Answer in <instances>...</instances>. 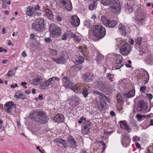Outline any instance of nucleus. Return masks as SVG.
<instances>
[{
	"instance_id": "nucleus-1",
	"label": "nucleus",
	"mask_w": 153,
	"mask_h": 153,
	"mask_svg": "<svg viewBox=\"0 0 153 153\" xmlns=\"http://www.w3.org/2000/svg\"><path fill=\"white\" fill-rule=\"evenodd\" d=\"M101 3L105 6L111 5L112 11L114 13L119 14L120 12V3L118 0H100Z\"/></svg>"
},
{
	"instance_id": "nucleus-2",
	"label": "nucleus",
	"mask_w": 153,
	"mask_h": 153,
	"mask_svg": "<svg viewBox=\"0 0 153 153\" xmlns=\"http://www.w3.org/2000/svg\"><path fill=\"white\" fill-rule=\"evenodd\" d=\"M92 36L98 39V40L102 39L106 34V30L103 26L100 25H94L91 28Z\"/></svg>"
},
{
	"instance_id": "nucleus-3",
	"label": "nucleus",
	"mask_w": 153,
	"mask_h": 153,
	"mask_svg": "<svg viewBox=\"0 0 153 153\" xmlns=\"http://www.w3.org/2000/svg\"><path fill=\"white\" fill-rule=\"evenodd\" d=\"M45 21L41 18H39L36 19L32 25L33 29L38 32H42L45 29Z\"/></svg>"
},
{
	"instance_id": "nucleus-4",
	"label": "nucleus",
	"mask_w": 153,
	"mask_h": 153,
	"mask_svg": "<svg viewBox=\"0 0 153 153\" xmlns=\"http://www.w3.org/2000/svg\"><path fill=\"white\" fill-rule=\"evenodd\" d=\"M49 31L53 38L60 36L62 33V28L53 24L50 25Z\"/></svg>"
},
{
	"instance_id": "nucleus-5",
	"label": "nucleus",
	"mask_w": 153,
	"mask_h": 153,
	"mask_svg": "<svg viewBox=\"0 0 153 153\" xmlns=\"http://www.w3.org/2000/svg\"><path fill=\"white\" fill-rule=\"evenodd\" d=\"M40 10V7L38 4L35 7L28 6L25 11L26 14L30 17H35L36 15V11Z\"/></svg>"
},
{
	"instance_id": "nucleus-6",
	"label": "nucleus",
	"mask_w": 153,
	"mask_h": 153,
	"mask_svg": "<svg viewBox=\"0 0 153 153\" xmlns=\"http://www.w3.org/2000/svg\"><path fill=\"white\" fill-rule=\"evenodd\" d=\"M95 87L102 92L106 93L109 91L108 87L106 85L105 82L103 81L97 80L94 83Z\"/></svg>"
},
{
	"instance_id": "nucleus-7",
	"label": "nucleus",
	"mask_w": 153,
	"mask_h": 153,
	"mask_svg": "<svg viewBox=\"0 0 153 153\" xmlns=\"http://www.w3.org/2000/svg\"><path fill=\"white\" fill-rule=\"evenodd\" d=\"M91 123L89 120L83 123L81 126V132L84 134H88L90 133Z\"/></svg>"
},
{
	"instance_id": "nucleus-8",
	"label": "nucleus",
	"mask_w": 153,
	"mask_h": 153,
	"mask_svg": "<svg viewBox=\"0 0 153 153\" xmlns=\"http://www.w3.org/2000/svg\"><path fill=\"white\" fill-rule=\"evenodd\" d=\"M120 53L123 56L128 55L131 51V45L128 43H125L120 49Z\"/></svg>"
},
{
	"instance_id": "nucleus-9",
	"label": "nucleus",
	"mask_w": 153,
	"mask_h": 153,
	"mask_svg": "<svg viewBox=\"0 0 153 153\" xmlns=\"http://www.w3.org/2000/svg\"><path fill=\"white\" fill-rule=\"evenodd\" d=\"M67 58L65 54H62L56 58H51V59L58 64H64L66 62Z\"/></svg>"
},
{
	"instance_id": "nucleus-10",
	"label": "nucleus",
	"mask_w": 153,
	"mask_h": 153,
	"mask_svg": "<svg viewBox=\"0 0 153 153\" xmlns=\"http://www.w3.org/2000/svg\"><path fill=\"white\" fill-rule=\"evenodd\" d=\"M67 141L68 144V146L73 150L76 149L77 145V143L75 140L74 137L71 135H69L67 137Z\"/></svg>"
},
{
	"instance_id": "nucleus-11",
	"label": "nucleus",
	"mask_w": 153,
	"mask_h": 153,
	"mask_svg": "<svg viewBox=\"0 0 153 153\" xmlns=\"http://www.w3.org/2000/svg\"><path fill=\"white\" fill-rule=\"evenodd\" d=\"M69 105L72 107L77 106L80 103V99L75 95H72L68 99Z\"/></svg>"
},
{
	"instance_id": "nucleus-12",
	"label": "nucleus",
	"mask_w": 153,
	"mask_h": 153,
	"mask_svg": "<svg viewBox=\"0 0 153 153\" xmlns=\"http://www.w3.org/2000/svg\"><path fill=\"white\" fill-rule=\"evenodd\" d=\"M142 40L140 37H138L135 39V44L137 45L136 47L142 50H146L147 47V45L145 42H142Z\"/></svg>"
},
{
	"instance_id": "nucleus-13",
	"label": "nucleus",
	"mask_w": 153,
	"mask_h": 153,
	"mask_svg": "<svg viewBox=\"0 0 153 153\" xmlns=\"http://www.w3.org/2000/svg\"><path fill=\"white\" fill-rule=\"evenodd\" d=\"M139 75L144 82L145 84L147 83L149 81V76L148 72L144 69H141L139 71Z\"/></svg>"
},
{
	"instance_id": "nucleus-14",
	"label": "nucleus",
	"mask_w": 153,
	"mask_h": 153,
	"mask_svg": "<svg viewBox=\"0 0 153 153\" xmlns=\"http://www.w3.org/2000/svg\"><path fill=\"white\" fill-rule=\"evenodd\" d=\"M59 3L62 5L63 7L68 10L71 11L72 9L71 3L69 0H59Z\"/></svg>"
},
{
	"instance_id": "nucleus-15",
	"label": "nucleus",
	"mask_w": 153,
	"mask_h": 153,
	"mask_svg": "<svg viewBox=\"0 0 153 153\" xmlns=\"http://www.w3.org/2000/svg\"><path fill=\"white\" fill-rule=\"evenodd\" d=\"M42 115H39V117L36 119V121L39 123L40 124H45L48 122V117L46 113L42 111Z\"/></svg>"
},
{
	"instance_id": "nucleus-16",
	"label": "nucleus",
	"mask_w": 153,
	"mask_h": 153,
	"mask_svg": "<svg viewBox=\"0 0 153 153\" xmlns=\"http://www.w3.org/2000/svg\"><path fill=\"white\" fill-rule=\"evenodd\" d=\"M16 105L12 101L7 102L4 105V109L8 113H10L12 111V108H16Z\"/></svg>"
},
{
	"instance_id": "nucleus-17",
	"label": "nucleus",
	"mask_w": 153,
	"mask_h": 153,
	"mask_svg": "<svg viewBox=\"0 0 153 153\" xmlns=\"http://www.w3.org/2000/svg\"><path fill=\"white\" fill-rule=\"evenodd\" d=\"M82 79L86 82L92 81L94 78L93 73L91 72H86L84 73L82 76Z\"/></svg>"
},
{
	"instance_id": "nucleus-18",
	"label": "nucleus",
	"mask_w": 153,
	"mask_h": 153,
	"mask_svg": "<svg viewBox=\"0 0 153 153\" xmlns=\"http://www.w3.org/2000/svg\"><path fill=\"white\" fill-rule=\"evenodd\" d=\"M122 139L121 141V143L123 147L126 148L128 147L130 145V143L131 140L130 138L128 136L125 134L122 135Z\"/></svg>"
},
{
	"instance_id": "nucleus-19",
	"label": "nucleus",
	"mask_w": 153,
	"mask_h": 153,
	"mask_svg": "<svg viewBox=\"0 0 153 153\" xmlns=\"http://www.w3.org/2000/svg\"><path fill=\"white\" fill-rule=\"evenodd\" d=\"M106 100L104 97L101 98L100 99V103L97 104L99 109L101 111L104 109H106L108 107V105L106 103Z\"/></svg>"
},
{
	"instance_id": "nucleus-20",
	"label": "nucleus",
	"mask_w": 153,
	"mask_h": 153,
	"mask_svg": "<svg viewBox=\"0 0 153 153\" xmlns=\"http://www.w3.org/2000/svg\"><path fill=\"white\" fill-rule=\"evenodd\" d=\"M80 19L78 16L75 15L72 16L70 19V23L74 27H78L80 24Z\"/></svg>"
},
{
	"instance_id": "nucleus-21",
	"label": "nucleus",
	"mask_w": 153,
	"mask_h": 153,
	"mask_svg": "<svg viewBox=\"0 0 153 153\" xmlns=\"http://www.w3.org/2000/svg\"><path fill=\"white\" fill-rule=\"evenodd\" d=\"M134 22L138 26H140L143 24L145 21V18L143 15L137 16L134 17Z\"/></svg>"
},
{
	"instance_id": "nucleus-22",
	"label": "nucleus",
	"mask_w": 153,
	"mask_h": 153,
	"mask_svg": "<svg viewBox=\"0 0 153 153\" xmlns=\"http://www.w3.org/2000/svg\"><path fill=\"white\" fill-rule=\"evenodd\" d=\"M53 120L55 122L58 123H63L65 120L64 117L62 114L58 113L56 114L53 117Z\"/></svg>"
},
{
	"instance_id": "nucleus-23",
	"label": "nucleus",
	"mask_w": 153,
	"mask_h": 153,
	"mask_svg": "<svg viewBox=\"0 0 153 153\" xmlns=\"http://www.w3.org/2000/svg\"><path fill=\"white\" fill-rule=\"evenodd\" d=\"M137 110L139 112L145 110L147 108V106L144 102V101L142 100L139 101L137 103Z\"/></svg>"
},
{
	"instance_id": "nucleus-24",
	"label": "nucleus",
	"mask_w": 153,
	"mask_h": 153,
	"mask_svg": "<svg viewBox=\"0 0 153 153\" xmlns=\"http://www.w3.org/2000/svg\"><path fill=\"white\" fill-rule=\"evenodd\" d=\"M62 80L64 85L67 88H70L72 84V82H71L70 78L67 76H62Z\"/></svg>"
},
{
	"instance_id": "nucleus-25",
	"label": "nucleus",
	"mask_w": 153,
	"mask_h": 153,
	"mask_svg": "<svg viewBox=\"0 0 153 153\" xmlns=\"http://www.w3.org/2000/svg\"><path fill=\"white\" fill-rule=\"evenodd\" d=\"M42 111H33L31 113H30V118L31 119H33V120H36L39 115H42Z\"/></svg>"
},
{
	"instance_id": "nucleus-26",
	"label": "nucleus",
	"mask_w": 153,
	"mask_h": 153,
	"mask_svg": "<svg viewBox=\"0 0 153 153\" xmlns=\"http://www.w3.org/2000/svg\"><path fill=\"white\" fill-rule=\"evenodd\" d=\"M72 60L75 64L76 65H79L83 62L84 60L83 57L80 56H76L72 58Z\"/></svg>"
},
{
	"instance_id": "nucleus-27",
	"label": "nucleus",
	"mask_w": 153,
	"mask_h": 153,
	"mask_svg": "<svg viewBox=\"0 0 153 153\" xmlns=\"http://www.w3.org/2000/svg\"><path fill=\"white\" fill-rule=\"evenodd\" d=\"M119 123L120 127L121 128L126 130L129 132H130V130H131V129L126 123V120L120 121Z\"/></svg>"
},
{
	"instance_id": "nucleus-28",
	"label": "nucleus",
	"mask_w": 153,
	"mask_h": 153,
	"mask_svg": "<svg viewBox=\"0 0 153 153\" xmlns=\"http://www.w3.org/2000/svg\"><path fill=\"white\" fill-rule=\"evenodd\" d=\"M124 9L127 13H130L133 11V6L129 3H127L124 5Z\"/></svg>"
},
{
	"instance_id": "nucleus-29",
	"label": "nucleus",
	"mask_w": 153,
	"mask_h": 153,
	"mask_svg": "<svg viewBox=\"0 0 153 153\" xmlns=\"http://www.w3.org/2000/svg\"><path fill=\"white\" fill-rule=\"evenodd\" d=\"M135 94V90L133 89L131 90L128 91V93H125L123 94V96L126 98H130L134 97Z\"/></svg>"
},
{
	"instance_id": "nucleus-30",
	"label": "nucleus",
	"mask_w": 153,
	"mask_h": 153,
	"mask_svg": "<svg viewBox=\"0 0 153 153\" xmlns=\"http://www.w3.org/2000/svg\"><path fill=\"white\" fill-rule=\"evenodd\" d=\"M119 31L120 33L123 36H126V31L125 26L123 25H119Z\"/></svg>"
},
{
	"instance_id": "nucleus-31",
	"label": "nucleus",
	"mask_w": 153,
	"mask_h": 153,
	"mask_svg": "<svg viewBox=\"0 0 153 153\" xmlns=\"http://www.w3.org/2000/svg\"><path fill=\"white\" fill-rule=\"evenodd\" d=\"M60 79L57 77L53 76L52 78H49L46 81L48 86H52L53 84V82H55L56 80L58 82H59Z\"/></svg>"
},
{
	"instance_id": "nucleus-32",
	"label": "nucleus",
	"mask_w": 153,
	"mask_h": 153,
	"mask_svg": "<svg viewBox=\"0 0 153 153\" xmlns=\"http://www.w3.org/2000/svg\"><path fill=\"white\" fill-rule=\"evenodd\" d=\"M145 61L146 64L152 65L153 64V56L151 55H148L146 57Z\"/></svg>"
},
{
	"instance_id": "nucleus-33",
	"label": "nucleus",
	"mask_w": 153,
	"mask_h": 153,
	"mask_svg": "<svg viewBox=\"0 0 153 153\" xmlns=\"http://www.w3.org/2000/svg\"><path fill=\"white\" fill-rule=\"evenodd\" d=\"M23 93V92L22 91H18L16 92V94L14 95V97L16 98L24 100L26 99V96L24 95Z\"/></svg>"
},
{
	"instance_id": "nucleus-34",
	"label": "nucleus",
	"mask_w": 153,
	"mask_h": 153,
	"mask_svg": "<svg viewBox=\"0 0 153 153\" xmlns=\"http://www.w3.org/2000/svg\"><path fill=\"white\" fill-rule=\"evenodd\" d=\"M117 23L116 21L115 20H108L105 26L113 28L116 26Z\"/></svg>"
},
{
	"instance_id": "nucleus-35",
	"label": "nucleus",
	"mask_w": 153,
	"mask_h": 153,
	"mask_svg": "<svg viewBox=\"0 0 153 153\" xmlns=\"http://www.w3.org/2000/svg\"><path fill=\"white\" fill-rule=\"evenodd\" d=\"M98 0H92L91 4L89 7V9L91 10L96 9L97 4Z\"/></svg>"
},
{
	"instance_id": "nucleus-36",
	"label": "nucleus",
	"mask_w": 153,
	"mask_h": 153,
	"mask_svg": "<svg viewBox=\"0 0 153 153\" xmlns=\"http://www.w3.org/2000/svg\"><path fill=\"white\" fill-rule=\"evenodd\" d=\"M45 11L48 18L51 20L53 18V15L52 11L48 8H45Z\"/></svg>"
},
{
	"instance_id": "nucleus-37",
	"label": "nucleus",
	"mask_w": 153,
	"mask_h": 153,
	"mask_svg": "<svg viewBox=\"0 0 153 153\" xmlns=\"http://www.w3.org/2000/svg\"><path fill=\"white\" fill-rule=\"evenodd\" d=\"M70 88L74 92L77 94H81L82 92V89L78 86H73Z\"/></svg>"
},
{
	"instance_id": "nucleus-38",
	"label": "nucleus",
	"mask_w": 153,
	"mask_h": 153,
	"mask_svg": "<svg viewBox=\"0 0 153 153\" xmlns=\"http://www.w3.org/2000/svg\"><path fill=\"white\" fill-rule=\"evenodd\" d=\"M93 93L94 94H96L101 96L102 97V98L104 97V98H105V99L108 102H109L110 101V100L108 97L105 96V95L103 94V93H101L97 91L96 90L94 91L93 92Z\"/></svg>"
},
{
	"instance_id": "nucleus-39",
	"label": "nucleus",
	"mask_w": 153,
	"mask_h": 153,
	"mask_svg": "<svg viewBox=\"0 0 153 153\" xmlns=\"http://www.w3.org/2000/svg\"><path fill=\"white\" fill-rule=\"evenodd\" d=\"M104 56L101 53L97 54L95 60L97 64H100L104 58Z\"/></svg>"
},
{
	"instance_id": "nucleus-40",
	"label": "nucleus",
	"mask_w": 153,
	"mask_h": 153,
	"mask_svg": "<svg viewBox=\"0 0 153 153\" xmlns=\"http://www.w3.org/2000/svg\"><path fill=\"white\" fill-rule=\"evenodd\" d=\"M81 93L82 94L83 97L86 98L88 97V94L90 93L88 89L86 87H84L83 90L82 91Z\"/></svg>"
},
{
	"instance_id": "nucleus-41",
	"label": "nucleus",
	"mask_w": 153,
	"mask_h": 153,
	"mask_svg": "<svg viewBox=\"0 0 153 153\" xmlns=\"http://www.w3.org/2000/svg\"><path fill=\"white\" fill-rule=\"evenodd\" d=\"M117 64L115 69L116 70L120 69L125 64V62L124 61H122L120 62H119V61H117Z\"/></svg>"
},
{
	"instance_id": "nucleus-42",
	"label": "nucleus",
	"mask_w": 153,
	"mask_h": 153,
	"mask_svg": "<svg viewBox=\"0 0 153 153\" xmlns=\"http://www.w3.org/2000/svg\"><path fill=\"white\" fill-rule=\"evenodd\" d=\"M81 67L78 65H73L71 67V69L75 72H77L80 70Z\"/></svg>"
},
{
	"instance_id": "nucleus-43",
	"label": "nucleus",
	"mask_w": 153,
	"mask_h": 153,
	"mask_svg": "<svg viewBox=\"0 0 153 153\" xmlns=\"http://www.w3.org/2000/svg\"><path fill=\"white\" fill-rule=\"evenodd\" d=\"M48 50L49 53L51 56H55L57 55V51L56 50L49 48Z\"/></svg>"
},
{
	"instance_id": "nucleus-44",
	"label": "nucleus",
	"mask_w": 153,
	"mask_h": 153,
	"mask_svg": "<svg viewBox=\"0 0 153 153\" xmlns=\"http://www.w3.org/2000/svg\"><path fill=\"white\" fill-rule=\"evenodd\" d=\"M116 40L117 43L116 45L118 46V47L122 46L124 44V41L122 40V38L117 39Z\"/></svg>"
},
{
	"instance_id": "nucleus-45",
	"label": "nucleus",
	"mask_w": 153,
	"mask_h": 153,
	"mask_svg": "<svg viewBox=\"0 0 153 153\" xmlns=\"http://www.w3.org/2000/svg\"><path fill=\"white\" fill-rule=\"evenodd\" d=\"M41 80V79L38 77L37 76L33 80V83L34 85H38L40 82Z\"/></svg>"
},
{
	"instance_id": "nucleus-46",
	"label": "nucleus",
	"mask_w": 153,
	"mask_h": 153,
	"mask_svg": "<svg viewBox=\"0 0 153 153\" xmlns=\"http://www.w3.org/2000/svg\"><path fill=\"white\" fill-rule=\"evenodd\" d=\"M99 143L101 144H100V146H101V149L102 150V152H103L105 148L106 145L105 143L103 140L99 141Z\"/></svg>"
},
{
	"instance_id": "nucleus-47",
	"label": "nucleus",
	"mask_w": 153,
	"mask_h": 153,
	"mask_svg": "<svg viewBox=\"0 0 153 153\" xmlns=\"http://www.w3.org/2000/svg\"><path fill=\"white\" fill-rule=\"evenodd\" d=\"M65 33L68 37H70L71 38H73L75 36V34L69 30H67Z\"/></svg>"
},
{
	"instance_id": "nucleus-48",
	"label": "nucleus",
	"mask_w": 153,
	"mask_h": 153,
	"mask_svg": "<svg viewBox=\"0 0 153 153\" xmlns=\"http://www.w3.org/2000/svg\"><path fill=\"white\" fill-rule=\"evenodd\" d=\"M136 117L137 118V120L139 121H140L143 120V118L146 117V116L145 115H141L138 114L136 115Z\"/></svg>"
},
{
	"instance_id": "nucleus-49",
	"label": "nucleus",
	"mask_w": 153,
	"mask_h": 153,
	"mask_svg": "<svg viewBox=\"0 0 153 153\" xmlns=\"http://www.w3.org/2000/svg\"><path fill=\"white\" fill-rule=\"evenodd\" d=\"M101 20L103 24L105 26L108 20L107 19L105 16H103L101 17Z\"/></svg>"
},
{
	"instance_id": "nucleus-50",
	"label": "nucleus",
	"mask_w": 153,
	"mask_h": 153,
	"mask_svg": "<svg viewBox=\"0 0 153 153\" xmlns=\"http://www.w3.org/2000/svg\"><path fill=\"white\" fill-rule=\"evenodd\" d=\"M114 56L117 58V61H119V62L124 61L123 59V58L122 56L120 55L115 54Z\"/></svg>"
},
{
	"instance_id": "nucleus-51",
	"label": "nucleus",
	"mask_w": 153,
	"mask_h": 153,
	"mask_svg": "<svg viewBox=\"0 0 153 153\" xmlns=\"http://www.w3.org/2000/svg\"><path fill=\"white\" fill-rule=\"evenodd\" d=\"M63 139L61 138H58L55 139L53 140V142L56 143H58L59 144H61Z\"/></svg>"
},
{
	"instance_id": "nucleus-52",
	"label": "nucleus",
	"mask_w": 153,
	"mask_h": 153,
	"mask_svg": "<svg viewBox=\"0 0 153 153\" xmlns=\"http://www.w3.org/2000/svg\"><path fill=\"white\" fill-rule=\"evenodd\" d=\"M48 86L46 81L44 82H42L40 85V87H41V88L43 89H45V87Z\"/></svg>"
},
{
	"instance_id": "nucleus-53",
	"label": "nucleus",
	"mask_w": 153,
	"mask_h": 153,
	"mask_svg": "<svg viewBox=\"0 0 153 153\" xmlns=\"http://www.w3.org/2000/svg\"><path fill=\"white\" fill-rule=\"evenodd\" d=\"M62 141L61 145L63 146L64 148L67 149L68 147L67 141L64 139H63Z\"/></svg>"
},
{
	"instance_id": "nucleus-54",
	"label": "nucleus",
	"mask_w": 153,
	"mask_h": 153,
	"mask_svg": "<svg viewBox=\"0 0 153 153\" xmlns=\"http://www.w3.org/2000/svg\"><path fill=\"white\" fill-rule=\"evenodd\" d=\"M4 121L3 120L0 119V131H3L4 127L3 126L4 125Z\"/></svg>"
},
{
	"instance_id": "nucleus-55",
	"label": "nucleus",
	"mask_w": 153,
	"mask_h": 153,
	"mask_svg": "<svg viewBox=\"0 0 153 153\" xmlns=\"http://www.w3.org/2000/svg\"><path fill=\"white\" fill-rule=\"evenodd\" d=\"M10 70L8 71V76H14L15 74V72H14L13 69Z\"/></svg>"
},
{
	"instance_id": "nucleus-56",
	"label": "nucleus",
	"mask_w": 153,
	"mask_h": 153,
	"mask_svg": "<svg viewBox=\"0 0 153 153\" xmlns=\"http://www.w3.org/2000/svg\"><path fill=\"white\" fill-rule=\"evenodd\" d=\"M84 121H87V120H86V118L82 116L80 118V120L79 121H78V124H81L82 123V122Z\"/></svg>"
},
{
	"instance_id": "nucleus-57",
	"label": "nucleus",
	"mask_w": 153,
	"mask_h": 153,
	"mask_svg": "<svg viewBox=\"0 0 153 153\" xmlns=\"http://www.w3.org/2000/svg\"><path fill=\"white\" fill-rule=\"evenodd\" d=\"M90 24L91 22L90 21L86 20L84 22V25L88 28L89 27L91 26Z\"/></svg>"
},
{
	"instance_id": "nucleus-58",
	"label": "nucleus",
	"mask_w": 153,
	"mask_h": 153,
	"mask_svg": "<svg viewBox=\"0 0 153 153\" xmlns=\"http://www.w3.org/2000/svg\"><path fill=\"white\" fill-rule=\"evenodd\" d=\"M68 36H67L66 33L63 34L61 36V39L62 40L65 41L67 39Z\"/></svg>"
},
{
	"instance_id": "nucleus-59",
	"label": "nucleus",
	"mask_w": 153,
	"mask_h": 153,
	"mask_svg": "<svg viewBox=\"0 0 153 153\" xmlns=\"http://www.w3.org/2000/svg\"><path fill=\"white\" fill-rule=\"evenodd\" d=\"M146 88V86L145 85L144 86H141L140 88V91L142 93H143L144 92Z\"/></svg>"
},
{
	"instance_id": "nucleus-60",
	"label": "nucleus",
	"mask_w": 153,
	"mask_h": 153,
	"mask_svg": "<svg viewBox=\"0 0 153 153\" xmlns=\"http://www.w3.org/2000/svg\"><path fill=\"white\" fill-rule=\"evenodd\" d=\"M44 40L45 42L47 43H50L52 41V39L50 37L45 38Z\"/></svg>"
},
{
	"instance_id": "nucleus-61",
	"label": "nucleus",
	"mask_w": 153,
	"mask_h": 153,
	"mask_svg": "<svg viewBox=\"0 0 153 153\" xmlns=\"http://www.w3.org/2000/svg\"><path fill=\"white\" fill-rule=\"evenodd\" d=\"M56 19L58 22H61L62 20V17H61L60 16L58 15H56Z\"/></svg>"
},
{
	"instance_id": "nucleus-62",
	"label": "nucleus",
	"mask_w": 153,
	"mask_h": 153,
	"mask_svg": "<svg viewBox=\"0 0 153 153\" xmlns=\"http://www.w3.org/2000/svg\"><path fill=\"white\" fill-rule=\"evenodd\" d=\"M146 97L149 98L151 100L153 98V96L152 94H150L147 93L146 94Z\"/></svg>"
},
{
	"instance_id": "nucleus-63",
	"label": "nucleus",
	"mask_w": 153,
	"mask_h": 153,
	"mask_svg": "<svg viewBox=\"0 0 153 153\" xmlns=\"http://www.w3.org/2000/svg\"><path fill=\"white\" fill-rule=\"evenodd\" d=\"M75 40H76V41H78V42H80L81 40L79 38V36H77L75 34V36H74V37L73 38Z\"/></svg>"
},
{
	"instance_id": "nucleus-64",
	"label": "nucleus",
	"mask_w": 153,
	"mask_h": 153,
	"mask_svg": "<svg viewBox=\"0 0 153 153\" xmlns=\"http://www.w3.org/2000/svg\"><path fill=\"white\" fill-rule=\"evenodd\" d=\"M134 139L135 142H137V141H139L140 140V138L136 136H134Z\"/></svg>"
}]
</instances>
